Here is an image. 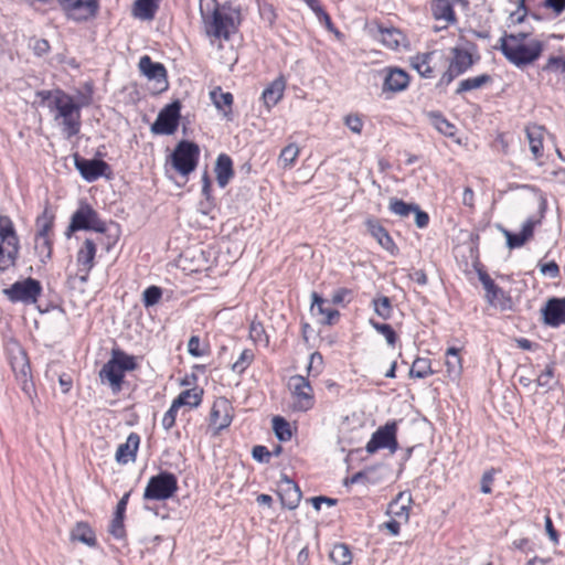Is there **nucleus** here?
I'll return each mask as SVG.
<instances>
[{
  "label": "nucleus",
  "instance_id": "1",
  "mask_svg": "<svg viewBox=\"0 0 565 565\" xmlns=\"http://www.w3.org/2000/svg\"><path fill=\"white\" fill-rule=\"evenodd\" d=\"M36 95L51 111H55L54 120L60 121L67 138L81 131V105L71 95L62 89L39 90Z\"/></svg>",
  "mask_w": 565,
  "mask_h": 565
},
{
  "label": "nucleus",
  "instance_id": "2",
  "mask_svg": "<svg viewBox=\"0 0 565 565\" xmlns=\"http://www.w3.org/2000/svg\"><path fill=\"white\" fill-rule=\"evenodd\" d=\"M20 249V241L12 221L0 216V273L15 265Z\"/></svg>",
  "mask_w": 565,
  "mask_h": 565
},
{
  "label": "nucleus",
  "instance_id": "3",
  "mask_svg": "<svg viewBox=\"0 0 565 565\" xmlns=\"http://www.w3.org/2000/svg\"><path fill=\"white\" fill-rule=\"evenodd\" d=\"M543 42L531 40L525 44H500L504 57L516 67H524L534 63L542 54Z\"/></svg>",
  "mask_w": 565,
  "mask_h": 565
},
{
  "label": "nucleus",
  "instance_id": "4",
  "mask_svg": "<svg viewBox=\"0 0 565 565\" xmlns=\"http://www.w3.org/2000/svg\"><path fill=\"white\" fill-rule=\"evenodd\" d=\"M77 231L105 233L107 231V224L89 204L81 203L78 209L73 213L65 234L67 237H71V235Z\"/></svg>",
  "mask_w": 565,
  "mask_h": 565
},
{
  "label": "nucleus",
  "instance_id": "5",
  "mask_svg": "<svg viewBox=\"0 0 565 565\" xmlns=\"http://www.w3.org/2000/svg\"><path fill=\"white\" fill-rule=\"evenodd\" d=\"M177 491V477L171 472L162 471L149 479L145 488L143 499L164 501L172 498Z\"/></svg>",
  "mask_w": 565,
  "mask_h": 565
},
{
  "label": "nucleus",
  "instance_id": "6",
  "mask_svg": "<svg viewBox=\"0 0 565 565\" xmlns=\"http://www.w3.org/2000/svg\"><path fill=\"white\" fill-rule=\"evenodd\" d=\"M199 146L192 141L181 140L171 153L172 167L182 175L195 170L199 161Z\"/></svg>",
  "mask_w": 565,
  "mask_h": 565
},
{
  "label": "nucleus",
  "instance_id": "7",
  "mask_svg": "<svg viewBox=\"0 0 565 565\" xmlns=\"http://www.w3.org/2000/svg\"><path fill=\"white\" fill-rule=\"evenodd\" d=\"M42 286L34 278H26L15 281L9 288L3 289V294L11 302H23L26 305L35 303L41 296Z\"/></svg>",
  "mask_w": 565,
  "mask_h": 565
},
{
  "label": "nucleus",
  "instance_id": "8",
  "mask_svg": "<svg viewBox=\"0 0 565 565\" xmlns=\"http://www.w3.org/2000/svg\"><path fill=\"white\" fill-rule=\"evenodd\" d=\"M66 17L75 22L95 19L99 11V0H57Z\"/></svg>",
  "mask_w": 565,
  "mask_h": 565
},
{
  "label": "nucleus",
  "instance_id": "9",
  "mask_svg": "<svg viewBox=\"0 0 565 565\" xmlns=\"http://www.w3.org/2000/svg\"><path fill=\"white\" fill-rule=\"evenodd\" d=\"M181 103L174 100L164 106L151 125L150 130L154 135H172L175 132L180 120Z\"/></svg>",
  "mask_w": 565,
  "mask_h": 565
},
{
  "label": "nucleus",
  "instance_id": "10",
  "mask_svg": "<svg viewBox=\"0 0 565 565\" xmlns=\"http://www.w3.org/2000/svg\"><path fill=\"white\" fill-rule=\"evenodd\" d=\"M396 431L397 425L395 422L386 423L372 435L365 446L366 451L369 454H374L380 449L387 448L392 454H394L398 448Z\"/></svg>",
  "mask_w": 565,
  "mask_h": 565
},
{
  "label": "nucleus",
  "instance_id": "11",
  "mask_svg": "<svg viewBox=\"0 0 565 565\" xmlns=\"http://www.w3.org/2000/svg\"><path fill=\"white\" fill-rule=\"evenodd\" d=\"M289 386L292 390L294 409L306 412L313 406L312 387L309 381L302 375L291 376Z\"/></svg>",
  "mask_w": 565,
  "mask_h": 565
},
{
  "label": "nucleus",
  "instance_id": "12",
  "mask_svg": "<svg viewBox=\"0 0 565 565\" xmlns=\"http://www.w3.org/2000/svg\"><path fill=\"white\" fill-rule=\"evenodd\" d=\"M74 163L82 178L87 182H94L100 177L109 178L110 167L100 159H85L77 154L74 157Z\"/></svg>",
  "mask_w": 565,
  "mask_h": 565
},
{
  "label": "nucleus",
  "instance_id": "13",
  "mask_svg": "<svg viewBox=\"0 0 565 565\" xmlns=\"http://www.w3.org/2000/svg\"><path fill=\"white\" fill-rule=\"evenodd\" d=\"M140 72L150 81H154L157 92H162L168 88L167 71L163 64L153 62L150 56L143 55L139 60Z\"/></svg>",
  "mask_w": 565,
  "mask_h": 565
},
{
  "label": "nucleus",
  "instance_id": "14",
  "mask_svg": "<svg viewBox=\"0 0 565 565\" xmlns=\"http://www.w3.org/2000/svg\"><path fill=\"white\" fill-rule=\"evenodd\" d=\"M277 493L281 505L289 510H295L302 498V493L298 484L286 475H282L278 482Z\"/></svg>",
  "mask_w": 565,
  "mask_h": 565
},
{
  "label": "nucleus",
  "instance_id": "15",
  "mask_svg": "<svg viewBox=\"0 0 565 565\" xmlns=\"http://www.w3.org/2000/svg\"><path fill=\"white\" fill-rule=\"evenodd\" d=\"M232 406L225 398L214 402L210 413V426L214 428V435L228 427L232 423Z\"/></svg>",
  "mask_w": 565,
  "mask_h": 565
},
{
  "label": "nucleus",
  "instance_id": "16",
  "mask_svg": "<svg viewBox=\"0 0 565 565\" xmlns=\"http://www.w3.org/2000/svg\"><path fill=\"white\" fill-rule=\"evenodd\" d=\"M234 29L233 18L221 12L218 9L214 10L212 20L206 23L207 34L217 39L228 40Z\"/></svg>",
  "mask_w": 565,
  "mask_h": 565
},
{
  "label": "nucleus",
  "instance_id": "17",
  "mask_svg": "<svg viewBox=\"0 0 565 565\" xmlns=\"http://www.w3.org/2000/svg\"><path fill=\"white\" fill-rule=\"evenodd\" d=\"M443 55L436 51L422 53L411 58V65L424 78L435 77L437 61L441 60Z\"/></svg>",
  "mask_w": 565,
  "mask_h": 565
},
{
  "label": "nucleus",
  "instance_id": "18",
  "mask_svg": "<svg viewBox=\"0 0 565 565\" xmlns=\"http://www.w3.org/2000/svg\"><path fill=\"white\" fill-rule=\"evenodd\" d=\"M475 44H469L467 47H454L451 50L452 58L450 65L455 68L457 74H463L480 58L478 54L473 55Z\"/></svg>",
  "mask_w": 565,
  "mask_h": 565
},
{
  "label": "nucleus",
  "instance_id": "19",
  "mask_svg": "<svg viewBox=\"0 0 565 565\" xmlns=\"http://www.w3.org/2000/svg\"><path fill=\"white\" fill-rule=\"evenodd\" d=\"M365 226L369 233L376 239V242L391 255L395 256L398 254V248L394 243L393 238L388 234L387 230L382 226L376 220L367 218Z\"/></svg>",
  "mask_w": 565,
  "mask_h": 565
},
{
  "label": "nucleus",
  "instance_id": "20",
  "mask_svg": "<svg viewBox=\"0 0 565 565\" xmlns=\"http://www.w3.org/2000/svg\"><path fill=\"white\" fill-rule=\"evenodd\" d=\"M96 244L94 241L86 238L77 253L78 271L81 273L79 279L83 282L87 280L88 274L94 266Z\"/></svg>",
  "mask_w": 565,
  "mask_h": 565
},
{
  "label": "nucleus",
  "instance_id": "21",
  "mask_svg": "<svg viewBox=\"0 0 565 565\" xmlns=\"http://www.w3.org/2000/svg\"><path fill=\"white\" fill-rule=\"evenodd\" d=\"M544 321L552 327L565 323V299L552 298L543 309Z\"/></svg>",
  "mask_w": 565,
  "mask_h": 565
},
{
  "label": "nucleus",
  "instance_id": "22",
  "mask_svg": "<svg viewBox=\"0 0 565 565\" xmlns=\"http://www.w3.org/2000/svg\"><path fill=\"white\" fill-rule=\"evenodd\" d=\"M408 84L409 76L405 71L401 68H391L384 77L383 92L398 93L406 89Z\"/></svg>",
  "mask_w": 565,
  "mask_h": 565
},
{
  "label": "nucleus",
  "instance_id": "23",
  "mask_svg": "<svg viewBox=\"0 0 565 565\" xmlns=\"http://www.w3.org/2000/svg\"><path fill=\"white\" fill-rule=\"evenodd\" d=\"M140 444V437L137 433H131L126 443L120 444L116 451V460L121 465H126L136 460L137 450Z\"/></svg>",
  "mask_w": 565,
  "mask_h": 565
},
{
  "label": "nucleus",
  "instance_id": "24",
  "mask_svg": "<svg viewBox=\"0 0 565 565\" xmlns=\"http://www.w3.org/2000/svg\"><path fill=\"white\" fill-rule=\"evenodd\" d=\"M311 298V312L321 316V323L332 324L334 319L339 318V311L327 306V301L320 295L312 292Z\"/></svg>",
  "mask_w": 565,
  "mask_h": 565
},
{
  "label": "nucleus",
  "instance_id": "25",
  "mask_svg": "<svg viewBox=\"0 0 565 565\" xmlns=\"http://www.w3.org/2000/svg\"><path fill=\"white\" fill-rule=\"evenodd\" d=\"M537 222L539 221H535L533 218H527L526 222L523 224L522 231L518 234L504 231L508 246L510 248H518L523 246L524 243L533 236L534 227Z\"/></svg>",
  "mask_w": 565,
  "mask_h": 565
},
{
  "label": "nucleus",
  "instance_id": "26",
  "mask_svg": "<svg viewBox=\"0 0 565 565\" xmlns=\"http://www.w3.org/2000/svg\"><path fill=\"white\" fill-rule=\"evenodd\" d=\"M216 181L221 188H225L234 177L233 161L230 156L221 153L215 162Z\"/></svg>",
  "mask_w": 565,
  "mask_h": 565
},
{
  "label": "nucleus",
  "instance_id": "27",
  "mask_svg": "<svg viewBox=\"0 0 565 565\" xmlns=\"http://www.w3.org/2000/svg\"><path fill=\"white\" fill-rule=\"evenodd\" d=\"M285 87L286 81L284 79L282 76H280L264 89L262 94V99L267 109H270L281 99Z\"/></svg>",
  "mask_w": 565,
  "mask_h": 565
},
{
  "label": "nucleus",
  "instance_id": "28",
  "mask_svg": "<svg viewBox=\"0 0 565 565\" xmlns=\"http://www.w3.org/2000/svg\"><path fill=\"white\" fill-rule=\"evenodd\" d=\"M124 375L125 373L117 366V364L114 363L111 359L104 364L99 372L100 379L103 381H108L114 392L120 391Z\"/></svg>",
  "mask_w": 565,
  "mask_h": 565
},
{
  "label": "nucleus",
  "instance_id": "29",
  "mask_svg": "<svg viewBox=\"0 0 565 565\" xmlns=\"http://www.w3.org/2000/svg\"><path fill=\"white\" fill-rule=\"evenodd\" d=\"M543 132L544 129L542 126L531 125L525 128L530 150L535 159L543 156Z\"/></svg>",
  "mask_w": 565,
  "mask_h": 565
},
{
  "label": "nucleus",
  "instance_id": "30",
  "mask_svg": "<svg viewBox=\"0 0 565 565\" xmlns=\"http://www.w3.org/2000/svg\"><path fill=\"white\" fill-rule=\"evenodd\" d=\"M159 9V0H136L132 7V15L143 21L154 18Z\"/></svg>",
  "mask_w": 565,
  "mask_h": 565
},
{
  "label": "nucleus",
  "instance_id": "31",
  "mask_svg": "<svg viewBox=\"0 0 565 565\" xmlns=\"http://www.w3.org/2000/svg\"><path fill=\"white\" fill-rule=\"evenodd\" d=\"M430 9L436 20H443L447 23L456 22V14L449 0H433Z\"/></svg>",
  "mask_w": 565,
  "mask_h": 565
},
{
  "label": "nucleus",
  "instance_id": "32",
  "mask_svg": "<svg viewBox=\"0 0 565 565\" xmlns=\"http://www.w3.org/2000/svg\"><path fill=\"white\" fill-rule=\"evenodd\" d=\"M446 371L451 380H458L462 372L461 358L459 355V349L449 348L446 351Z\"/></svg>",
  "mask_w": 565,
  "mask_h": 565
},
{
  "label": "nucleus",
  "instance_id": "33",
  "mask_svg": "<svg viewBox=\"0 0 565 565\" xmlns=\"http://www.w3.org/2000/svg\"><path fill=\"white\" fill-rule=\"evenodd\" d=\"M405 492H401L395 500L388 504L387 513L394 518L407 521L409 518V503L412 502L411 494L406 495V503H401L405 497Z\"/></svg>",
  "mask_w": 565,
  "mask_h": 565
},
{
  "label": "nucleus",
  "instance_id": "34",
  "mask_svg": "<svg viewBox=\"0 0 565 565\" xmlns=\"http://www.w3.org/2000/svg\"><path fill=\"white\" fill-rule=\"evenodd\" d=\"M55 215L49 209L45 207L41 215L36 217L35 226L36 234L35 236L51 237L53 226H54Z\"/></svg>",
  "mask_w": 565,
  "mask_h": 565
},
{
  "label": "nucleus",
  "instance_id": "35",
  "mask_svg": "<svg viewBox=\"0 0 565 565\" xmlns=\"http://www.w3.org/2000/svg\"><path fill=\"white\" fill-rule=\"evenodd\" d=\"M203 390L199 387L185 390L181 392L173 401L174 406L198 407L202 402Z\"/></svg>",
  "mask_w": 565,
  "mask_h": 565
},
{
  "label": "nucleus",
  "instance_id": "36",
  "mask_svg": "<svg viewBox=\"0 0 565 565\" xmlns=\"http://www.w3.org/2000/svg\"><path fill=\"white\" fill-rule=\"evenodd\" d=\"M491 83H492V77L488 74H481L476 77H469V78L462 79L459 83V85L456 89V94H462L465 92L478 89V88H481Z\"/></svg>",
  "mask_w": 565,
  "mask_h": 565
},
{
  "label": "nucleus",
  "instance_id": "37",
  "mask_svg": "<svg viewBox=\"0 0 565 565\" xmlns=\"http://www.w3.org/2000/svg\"><path fill=\"white\" fill-rule=\"evenodd\" d=\"M211 99L218 110H222L224 115L231 111L233 104V95L228 92L224 93L220 87L211 92Z\"/></svg>",
  "mask_w": 565,
  "mask_h": 565
},
{
  "label": "nucleus",
  "instance_id": "38",
  "mask_svg": "<svg viewBox=\"0 0 565 565\" xmlns=\"http://www.w3.org/2000/svg\"><path fill=\"white\" fill-rule=\"evenodd\" d=\"M72 539L74 541H79L88 546H94L96 544V539L93 530L88 526V524L79 522L72 531Z\"/></svg>",
  "mask_w": 565,
  "mask_h": 565
},
{
  "label": "nucleus",
  "instance_id": "39",
  "mask_svg": "<svg viewBox=\"0 0 565 565\" xmlns=\"http://www.w3.org/2000/svg\"><path fill=\"white\" fill-rule=\"evenodd\" d=\"M34 250L40 262L46 264L52 257V239L51 237L35 236Z\"/></svg>",
  "mask_w": 565,
  "mask_h": 565
},
{
  "label": "nucleus",
  "instance_id": "40",
  "mask_svg": "<svg viewBox=\"0 0 565 565\" xmlns=\"http://www.w3.org/2000/svg\"><path fill=\"white\" fill-rule=\"evenodd\" d=\"M388 210L395 215L405 218L408 217L413 211L417 210V204L407 203L397 198H391L388 202Z\"/></svg>",
  "mask_w": 565,
  "mask_h": 565
},
{
  "label": "nucleus",
  "instance_id": "41",
  "mask_svg": "<svg viewBox=\"0 0 565 565\" xmlns=\"http://www.w3.org/2000/svg\"><path fill=\"white\" fill-rule=\"evenodd\" d=\"M330 558L337 565H349L352 562V553L347 544L339 543L331 550Z\"/></svg>",
  "mask_w": 565,
  "mask_h": 565
},
{
  "label": "nucleus",
  "instance_id": "42",
  "mask_svg": "<svg viewBox=\"0 0 565 565\" xmlns=\"http://www.w3.org/2000/svg\"><path fill=\"white\" fill-rule=\"evenodd\" d=\"M433 373L434 371L430 366V360L425 358L415 359L409 370V376L416 379H425Z\"/></svg>",
  "mask_w": 565,
  "mask_h": 565
},
{
  "label": "nucleus",
  "instance_id": "43",
  "mask_svg": "<svg viewBox=\"0 0 565 565\" xmlns=\"http://www.w3.org/2000/svg\"><path fill=\"white\" fill-rule=\"evenodd\" d=\"M111 360L124 373L126 371H134L137 367L135 358L120 350H113Z\"/></svg>",
  "mask_w": 565,
  "mask_h": 565
},
{
  "label": "nucleus",
  "instance_id": "44",
  "mask_svg": "<svg viewBox=\"0 0 565 565\" xmlns=\"http://www.w3.org/2000/svg\"><path fill=\"white\" fill-rule=\"evenodd\" d=\"M434 127L445 136L455 135V126L450 124L440 113L433 111L429 114Z\"/></svg>",
  "mask_w": 565,
  "mask_h": 565
},
{
  "label": "nucleus",
  "instance_id": "45",
  "mask_svg": "<svg viewBox=\"0 0 565 565\" xmlns=\"http://www.w3.org/2000/svg\"><path fill=\"white\" fill-rule=\"evenodd\" d=\"M273 429L275 431L276 437L280 441H287L291 438V429L290 424L280 416H275L273 418Z\"/></svg>",
  "mask_w": 565,
  "mask_h": 565
},
{
  "label": "nucleus",
  "instance_id": "46",
  "mask_svg": "<svg viewBox=\"0 0 565 565\" xmlns=\"http://www.w3.org/2000/svg\"><path fill=\"white\" fill-rule=\"evenodd\" d=\"M299 147L296 143H289L280 151L279 161L285 169L294 167L299 156Z\"/></svg>",
  "mask_w": 565,
  "mask_h": 565
},
{
  "label": "nucleus",
  "instance_id": "47",
  "mask_svg": "<svg viewBox=\"0 0 565 565\" xmlns=\"http://www.w3.org/2000/svg\"><path fill=\"white\" fill-rule=\"evenodd\" d=\"M374 311L379 317L384 320H387L392 316V303L388 297L382 296L373 299Z\"/></svg>",
  "mask_w": 565,
  "mask_h": 565
},
{
  "label": "nucleus",
  "instance_id": "48",
  "mask_svg": "<svg viewBox=\"0 0 565 565\" xmlns=\"http://www.w3.org/2000/svg\"><path fill=\"white\" fill-rule=\"evenodd\" d=\"M370 324L384 338L386 339V342L388 345L394 347L397 341V334L394 331V329L386 323H380L373 319L370 320Z\"/></svg>",
  "mask_w": 565,
  "mask_h": 565
},
{
  "label": "nucleus",
  "instance_id": "49",
  "mask_svg": "<svg viewBox=\"0 0 565 565\" xmlns=\"http://www.w3.org/2000/svg\"><path fill=\"white\" fill-rule=\"evenodd\" d=\"M162 297V289L158 286H150L142 292V302L146 308L152 307L159 302Z\"/></svg>",
  "mask_w": 565,
  "mask_h": 565
},
{
  "label": "nucleus",
  "instance_id": "50",
  "mask_svg": "<svg viewBox=\"0 0 565 565\" xmlns=\"http://www.w3.org/2000/svg\"><path fill=\"white\" fill-rule=\"evenodd\" d=\"M249 337L255 343H264L268 345V337L266 335L263 323L253 321L249 328Z\"/></svg>",
  "mask_w": 565,
  "mask_h": 565
},
{
  "label": "nucleus",
  "instance_id": "51",
  "mask_svg": "<svg viewBox=\"0 0 565 565\" xmlns=\"http://www.w3.org/2000/svg\"><path fill=\"white\" fill-rule=\"evenodd\" d=\"M479 279L483 285L487 295L491 300L495 299L501 289L494 284L491 277L487 273H479Z\"/></svg>",
  "mask_w": 565,
  "mask_h": 565
},
{
  "label": "nucleus",
  "instance_id": "52",
  "mask_svg": "<svg viewBox=\"0 0 565 565\" xmlns=\"http://www.w3.org/2000/svg\"><path fill=\"white\" fill-rule=\"evenodd\" d=\"M254 359V353L246 349L243 350L239 354V358L236 360V362L233 364V371L242 373L246 370V367L252 363Z\"/></svg>",
  "mask_w": 565,
  "mask_h": 565
},
{
  "label": "nucleus",
  "instance_id": "53",
  "mask_svg": "<svg viewBox=\"0 0 565 565\" xmlns=\"http://www.w3.org/2000/svg\"><path fill=\"white\" fill-rule=\"evenodd\" d=\"M382 41L390 49H397L399 45L401 33L396 30H382Z\"/></svg>",
  "mask_w": 565,
  "mask_h": 565
},
{
  "label": "nucleus",
  "instance_id": "54",
  "mask_svg": "<svg viewBox=\"0 0 565 565\" xmlns=\"http://www.w3.org/2000/svg\"><path fill=\"white\" fill-rule=\"evenodd\" d=\"M530 33L525 31L504 34L500 39V44H525V40L529 38Z\"/></svg>",
  "mask_w": 565,
  "mask_h": 565
},
{
  "label": "nucleus",
  "instance_id": "55",
  "mask_svg": "<svg viewBox=\"0 0 565 565\" xmlns=\"http://www.w3.org/2000/svg\"><path fill=\"white\" fill-rule=\"evenodd\" d=\"M344 125L353 132L360 135L363 129V120L359 115H347L344 117Z\"/></svg>",
  "mask_w": 565,
  "mask_h": 565
},
{
  "label": "nucleus",
  "instance_id": "56",
  "mask_svg": "<svg viewBox=\"0 0 565 565\" xmlns=\"http://www.w3.org/2000/svg\"><path fill=\"white\" fill-rule=\"evenodd\" d=\"M179 408H180V406H174V402H172L170 408L163 415L161 424L166 430H169L174 426L175 417H177V413H178Z\"/></svg>",
  "mask_w": 565,
  "mask_h": 565
},
{
  "label": "nucleus",
  "instance_id": "57",
  "mask_svg": "<svg viewBox=\"0 0 565 565\" xmlns=\"http://www.w3.org/2000/svg\"><path fill=\"white\" fill-rule=\"evenodd\" d=\"M554 376V369L552 366H546L545 371H543L536 379V385L544 387V388H551L552 387V381Z\"/></svg>",
  "mask_w": 565,
  "mask_h": 565
},
{
  "label": "nucleus",
  "instance_id": "58",
  "mask_svg": "<svg viewBox=\"0 0 565 565\" xmlns=\"http://www.w3.org/2000/svg\"><path fill=\"white\" fill-rule=\"evenodd\" d=\"M109 532L116 539H122L125 536V527H124V518L115 515L111 523Z\"/></svg>",
  "mask_w": 565,
  "mask_h": 565
},
{
  "label": "nucleus",
  "instance_id": "59",
  "mask_svg": "<svg viewBox=\"0 0 565 565\" xmlns=\"http://www.w3.org/2000/svg\"><path fill=\"white\" fill-rule=\"evenodd\" d=\"M271 455L267 447L262 445L255 446L252 450L253 458L259 462H269Z\"/></svg>",
  "mask_w": 565,
  "mask_h": 565
},
{
  "label": "nucleus",
  "instance_id": "60",
  "mask_svg": "<svg viewBox=\"0 0 565 565\" xmlns=\"http://www.w3.org/2000/svg\"><path fill=\"white\" fill-rule=\"evenodd\" d=\"M540 271L543 275H546V276H550L552 278H555L559 274V267H558V265L555 262H550V263H546V264H542L540 266Z\"/></svg>",
  "mask_w": 565,
  "mask_h": 565
},
{
  "label": "nucleus",
  "instance_id": "61",
  "mask_svg": "<svg viewBox=\"0 0 565 565\" xmlns=\"http://www.w3.org/2000/svg\"><path fill=\"white\" fill-rule=\"evenodd\" d=\"M188 352L195 358L202 356L203 352L200 350V338L192 335L188 342Z\"/></svg>",
  "mask_w": 565,
  "mask_h": 565
},
{
  "label": "nucleus",
  "instance_id": "62",
  "mask_svg": "<svg viewBox=\"0 0 565 565\" xmlns=\"http://www.w3.org/2000/svg\"><path fill=\"white\" fill-rule=\"evenodd\" d=\"M415 214V224L419 228H425L429 223V215L422 211L419 206L417 205V210L413 211Z\"/></svg>",
  "mask_w": 565,
  "mask_h": 565
},
{
  "label": "nucleus",
  "instance_id": "63",
  "mask_svg": "<svg viewBox=\"0 0 565 565\" xmlns=\"http://www.w3.org/2000/svg\"><path fill=\"white\" fill-rule=\"evenodd\" d=\"M377 467H371L365 469V483L375 484L379 483L383 478L377 473Z\"/></svg>",
  "mask_w": 565,
  "mask_h": 565
},
{
  "label": "nucleus",
  "instance_id": "64",
  "mask_svg": "<svg viewBox=\"0 0 565 565\" xmlns=\"http://www.w3.org/2000/svg\"><path fill=\"white\" fill-rule=\"evenodd\" d=\"M544 4L556 14H561L565 10V0H544Z\"/></svg>",
  "mask_w": 565,
  "mask_h": 565
}]
</instances>
